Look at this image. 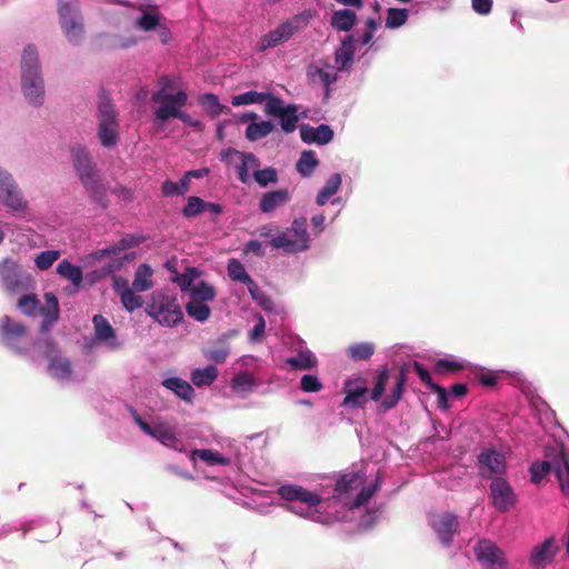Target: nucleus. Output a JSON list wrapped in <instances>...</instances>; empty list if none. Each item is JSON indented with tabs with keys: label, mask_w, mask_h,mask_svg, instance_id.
Masks as SVG:
<instances>
[{
	"label": "nucleus",
	"mask_w": 569,
	"mask_h": 569,
	"mask_svg": "<svg viewBox=\"0 0 569 569\" xmlns=\"http://www.w3.org/2000/svg\"><path fill=\"white\" fill-rule=\"evenodd\" d=\"M147 312L157 322L167 327H174L183 319L177 299L161 292L152 295Z\"/></svg>",
	"instance_id": "6"
},
{
	"label": "nucleus",
	"mask_w": 569,
	"mask_h": 569,
	"mask_svg": "<svg viewBox=\"0 0 569 569\" xmlns=\"http://www.w3.org/2000/svg\"><path fill=\"white\" fill-rule=\"evenodd\" d=\"M0 281L10 293L29 290L33 287L32 276L12 259H3L0 263Z\"/></svg>",
	"instance_id": "9"
},
{
	"label": "nucleus",
	"mask_w": 569,
	"mask_h": 569,
	"mask_svg": "<svg viewBox=\"0 0 569 569\" xmlns=\"http://www.w3.org/2000/svg\"><path fill=\"white\" fill-rule=\"evenodd\" d=\"M228 276L232 281L246 283L251 278L238 259H230L227 264Z\"/></svg>",
	"instance_id": "52"
},
{
	"label": "nucleus",
	"mask_w": 569,
	"mask_h": 569,
	"mask_svg": "<svg viewBox=\"0 0 569 569\" xmlns=\"http://www.w3.org/2000/svg\"><path fill=\"white\" fill-rule=\"evenodd\" d=\"M343 406L346 407H361L367 402L368 387L366 381L360 378L348 379L345 383Z\"/></svg>",
	"instance_id": "24"
},
{
	"label": "nucleus",
	"mask_w": 569,
	"mask_h": 569,
	"mask_svg": "<svg viewBox=\"0 0 569 569\" xmlns=\"http://www.w3.org/2000/svg\"><path fill=\"white\" fill-rule=\"evenodd\" d=\"M253 178L260 187L264 188L268 184L276 183L278 181V172L271 167L264 169L257 168L253 172Z\"/></svg>",
	"instance_id": "56"
},
{
	"label": "nucleus",
	"mask_w": 569,
	"mask_h": 569,
	"mask_svg": "<svg viewBox=\"0 0 569 569\" xmlns=\"http://www.w3.org/2000/svg\"><path fill=\"white\" fill-rule=\"evenodd\" d=\"M46 306L40 308L43 318L41 330L48 332L50 327L57 321L59 316V303L52 292L44 295ZM19 309L27 316H34L39 310V301L33 295L23 296L18 302Z\"/></svg>",
	"instance_id": "8"
},
{
	"label": "nucleus",
	"mask_w": 569,
	"mask_h": 569,
	"mask_svg": "<svg viewBox=\"0 0 569 569\" xmlns=\"http://www.w3.org/2000/svg\"><path fill=\"white\" fill-rule=\"evenodd\" d=\"M389 380V371L387 369H383L380 371L376 378L375 386L371 390L370 398L373 401H379L386 391V386Z\"/></svg>",
	"instance_id": "59"
},
{
	"label": "nucleus",
	"mask_w": 569,
	"mask_h": 569,
	"mask_svg": "<svg viewBox=\"0 0 569 569\" xmlns=\"http://www.w3.org/2000/svg\"><path fill=\"white\" fill-rule=\"evenodd\" d=\"M274 96L268 92H259L256 90H250L240 94H236L231 98V104L233 107L240 106H250V104H261L267 103L270 98Z\"/></svg>",
	"instance_id": "36"
},
{
	"label": "nucleus",
	"mask_w": 569,
	"mask_h": 569,
	"mask_svg": "<svg viewBox=\"0 0 569 569\" xmlns=\"http://www.w3.org/2000/svg\"><path fill=\"white\" fill-rule=\"evenodd\" d=\"M134 259V253H126L123 257L121 258H116V259H112L111 262H109L108 264H106L103 267V271L106 273H112V272H116L118 270H120L123 264L130 260Z\"/></svg>",
	"instance_id": "63"
},
{
	"label": "nucleus",
	"mask_w": 569,
	"mask_h": 569,
	"mask_svg": "<svg viewBox=\"0 0 569 569\" xmlns=\"http://www.w3.org/2000/svg\"><path fill=\"white\" fill-rule=\"evenodd\" d=\"M198 101L211 117H218L223 112L224 107L213 93H203L199 97Z\"/></svg>",
	"instance_id": "51"
},
{
	"label": "nucleus",
	"mask_w": 569,
	"mask_h": 569,
	"mask_svg": "<svg viewBox=\"0 0 569 569\" xmlns=\"http://www.w3.org/2000/svg\"><path fill=\"white\" fill-rule=\"evenodd\" d=\"M308 77L313 83L329 88L337 81V68L328 63H316L308 68Z\"/></svg>",
	"instance_id": "30"
},
{
	"label": "nucleus",
	"mask_w": 569,
	"mask_h": 569,
	"mask_svg": "<svg viewBox=\"0 0 569 569\" xmlns=\"http://www.w3.org/2000/svg\"><path fill=\"white\" fill-rule=\"evenodd\" d=\"M341 183V174L337 172L332 173L326 181L325 186L318 192L316 197V203L320 207L325 206L329 201V199L339 191Z\"/></svg>",
	"instance_id": "35"
},
{
	"label": "nucleus",
	"mask_w": 569,
	"mask_h": 569,
	"mask_svg": "<svg viewBox=\"0 0 569 569\" xmlns=\"http://www.w3.org/2000/svg\"><path fill=\"white\" fill-rule=\"evenodd\" d=\"M356 39L355 36L350 34L341 41L340 47L336 50L335 61L337 69L345 71L349 70L355 57Z\"/></svg>",
	"instance_id": "29"
},
{
	"label": "nucleus",
	"mask_w": 569,
	"mask_h": 569,
	"mask_svg": "<svg viewBox=\"0 0 569 569\" xmlns=\"http://www.w3.org/2000/svg\"><path fill=\"white\" fill-rule=\"evenodd\" d=\"M257 323L252 328L249 333V339L251 342H260L263 338L266 330V321L261 315H257Z\"/></svg>",
	"instance_id": "62"
},
{
	"label": "nucleus",
	"mask_w": 569,
	"mask_h": 569,
	"mask_svg": "<svg viewBox=\"0 0 569 569\" xmlns=\"http://www.w3.org/2000/svg\"><path fill=\"white\" fill-rule=\"evenodd\" d=\"M545 460L536 461L530 467L531 481L539 483L546 475L552 471L563 495L569 496V458L562 445L546 449Z\"/></svg>",
	"instance_id": "2"
},
{
	"label": "nucleus",
	"mask_w": 569,
	"mask_h": 569,
	"mask_svg": "<svg viewBox=\"0 0 569 569\" xmlns=\"http://www.w3.org/2000/svg\"><path fill=\"white\" fill-rule=\"evenodd\" d=\"M291 200V192L287 188L268 191L262 194L259 201V210L262 213H272Z\"/></svg>",
	"instance_id": "25"
},
{
	"label": "nucleus",
	"mask_w": 569,
	"mask_h": 569,
	"mask_svg": "<svg viewBox=\"0 0 569 569\" xmlns=\"http://www.w3.org/2000/svg\"><path fill=\"white\" fill-rule=\"evenodd\" d=\"M475 556L482 569H508L505 551L490 539H479L473 547Z\"/></svg>",
	"instance_id": "13"
},
{
	"label": "nucleus",
	"mask_w": 569,
	"mask_h": 569,
	"mask_svg": "<svg viewBox=\"0 0 569 569\" xmlns=\"http://www.w3.org/2000/svg\"><path fill=\"white\" fill-rule=\"evenodd\" d=\"M408 17L409 10L406 8H389L385 26L387 29H398L406 24Z\"/></svg>",
	"instance_id": "46"
},
{
	"label": "nucleus",
	"mask_w": 569,
	"mask_h": 569,
	"mask_svg": "<svg viewBox=\"0 0 569 569\" xmlns=\"http://www.w3.org/2000/svg\"><path fill=\"white\" fill-rule=\"evenodd\" d=\"M124 309L129 312H132L140 307H142L143 300L140 296L136 295L132 289L124 290L119 296Z\"/></svg>",
	"instance_id": "60"
},
{
	"label": "nucleus",
	"mask_w": 569,
	"mask_h": 569,
	"mask_svg": "<svg viewBox=\"0 0 569 569\" xmlns=\"http://www.w3.org/2000/svg\"><path fill=\"white\" fill-rule=\"evenodd\" d=\"M57 272L69 280L76 289L81 287L83 274L80 267L71 263L68 259L61 260L57 266Z\"/></svg>",
	"instance_id": "34"
},
{
	"label": "nucleus",
	"mask_w": 569,
	"mask_h": 569,
	"mask_svg": "<svg viewBox=\"0 0 569 569\" xmlns=\"http://www.w3.org/2000/svg\"><path fill=\"white\" fill-rule=\"evenodd\" d=\"M380 26L379 20L376 18H368L365 23V30L356 40V43L365 47L370 46V49L375 47V42H372L373 36Z\"/></svg>",
	"instance_id": "50"
},
{
	"label": "nucleus",
	"mask_w": 569,
	"mask_h": 569,
	"mask_svg": "<svg viewBox=\"0 0 569 569\" xmlns=\"http://www.w3.org/2000/svg\"><path fill=\"white\" fill-rule=\"evenodd\" d=\"M162 385L186 402H192L194 398V390L187 380L179 377H170L164 379Z\"/></svg>",
	"instance_id": "33"
},
{
	"label": "nucleus",
	"mask_w": 569,
	"mask_h": 569,
	"mask_svg": "<svg viewBox=\"0 0 569 569\" xmlns=\"http://www.w3.org/2000/svg\"><path fill=\"white\" fill-rule=\"evenodd\" d=\"M21 86L26 100L33 106L43 102L44 86L37 48L28 44L21 57Z\"/></svg>",
	"instance_id": "3"
},
{
	"label": "nucleus",
	"mask_w": 569,
	"mask_h": 569,
	"mask_svg": "<svg viewBox=\"0 0 569 569\" xmlns=\"http://www.w3.org/2000/svg\"><path fill=\"white\" fill-rule=\"evenodd\" d=\"M560 550V543L555 536L546 537L530 548L527 557L528 568L548 569L555 563Z\"/></svg>",
	"instance_id": "10"
},
{
	"label": "nucleus",
	"mask_w": 569,
	"mask_h": 569,
	"mask_svg": "<svg viewBox=\"0 0 569 569\" xmlns=\"http://www.w3.org/2000/svg\"><path fill=\"white\" fill-rule=\"evenodd\" d=\"M129 410L134 422L146 435L157 439L166 447L178 449L179 440L176 437L173 427L163 422L159 417L154 418L152 423H148L133 408L130 407Z\"/></svg>",
	"instance_id": "15"
},
{
	"label": "nucleus",
	"mask_w": 569,
	"mask_h": 569,
	"mask_svg": "<svg viewBox=\"0 0 569 569\" xmlns=\"http://www.w3.org/2000/svg\"><path fill=\"white\" fill-rule=\"evenodd\" d=\"M299 106L295 103L283 104L282 99L278 97L270 98L264 106V112L280 120V127L286 133H291L297 129L300 120Z\"/></svg>",
	"instance_id": "17"
},
{
	"label": "nucleus",
	"mask_w": 569,
	"mask_h": 569,
	"mask_svg": "<svg viewBox=\"0 0 569 569\" xmlns=\"http://www.w3.org/2000/svg\"><path fill=\"white\" fill-rule=\"evenodd\" d=\"M27 329L23 325L12 322L10 317L4 316L0 320V340L8 348L17 353L27 352L28 348L21 347L19 342L24 339Z\"/></svg>",
	"instance_id": "19"
},
{
	"label": "nucleus",
	"mask_w": 569,
	"mask_h": 569,
	"mask_svg": "<svg viewBox=\"0 0 569 569\" xmlns=\"http://www.w3.org/2000/svg\"><path fill=\"white\" fill-rule=\"evenodd\" d=\"M319 161L316 157V153L311 150L302 151L298 161H297V171L302 177H310L316 168L318 167Z\"/></svg>",
	"instance_id": "42"
},
{
	"label": "nucleus",
	"mask_w": 569,
	"mask_h": 569,
	"mask_svg": "<svg viewBox=\"0 0 569 569\" xmlns=\"http://www.w3.org/2000/svg\"><path fill=\"white\" fill-rule=\"evenodd\" d=\"M58 13L61 28L69 42L78 44L83 37V23L79 9L68 2L59 0Z\"/></svg>",
	"instance_id": "16"
},
{
	"label": "nucleus",
	"mask_w": 569,
	"mask_h": 569,
	"mask_svg": "<svg viewBox=\"0 0 569 569\" xmlns=\"http://www.w3.org/2000/svg\"><path fill=\"white\" fill-rule=\"evenodd\" d=\"M301 140L306 143H317L325 146L329 143L333 138V131L328 124H319L312 127L309 124H302L300 127Z\"/></svg>",
	"instance_id": "26"
},
{
	"label": "nucleus",
	"mask_w": 569,
	"mask_h": 569,
	"mask_svg": "<svg viewBox=\"0 0 569 569\" xmlns=\"http://www.w3.org/2000/svg\"><path fill=\"white\" fill-rule=\"evenodd\" d=\"M229 353H230V347L228 343H222L220 346L203 350L204 358L207 360L213 361L216 363L226 362Z\"/></svg>",
	"instance_id": "55"
},
{
	"label": "nucleus",
	"mask_w": 569,
	"mask_h": 569,
	"mask_svg": "<svg viewBox=\"0 0 569 569\" xmlns=\"http://www.w3.org/2000/svg\"><path fill=\"white\" fill-rule=\"evenodd\" d=\"M152 274L153 270L149 264L142 263L140 264L134 273L132 287L134 290L139 292H144L152 288Z\"/></svg>",
	"instance_id": "39"
},
{
	"label": "nucleus",
	"mask_w": 569,
	"mask_h": 569,
	"mask_svg": "<svg viewBox=\"0 0 569 569\" xmlns=\"http://www.w3.org/2000/svg\"><path fill=\"white\" fill-rule=\"evenodd\" d=\"M60 250L41 251L34 257V266L39 270H48L60 258Z\"/></svg>",
	"instance_id": "53"
},
{
	"label": "nucleus",
	"mask_w": 569,
	"mask_h": 569,
	"mask_svg": "<svg viewBox=\"0 0 569 569\" xmlns=\"http://www.w3.org/2000/svg\"><path fill=\"white\" fill-rule=\"evenodd\" d=\"M144 240L137 234H126L116 244L100 249L93 253L94 259L102 260L104 257L117 256L119 252L134 248Z\"/></svg>",
	"instance_id": "28"
},
{
	"label": "nucleus",
	"mask_w": 569,
	"mask_h": 569,
	"mask_svg": "<svg viewBox=\"0 0 569 569\" xmlns=\"http://www.w3.org/2000/svg\"><path fill=\"white\" fill-rule=\"evenodd\" d=\"M466 361L456 358L439 359L436 362V371L439 373H448L461 370L465 368Z\"/></svg>",
	"instance_id": "57"
},
{
	"label": "nucleus",
	"mask_w": 569,
	"mask_h": 569,
	"mask_svg": "<svg viewBox=\"0 0 569 569\" xmlns=\"http://www.w3.org/2000/svg\"><path fill=\"white\" fill-rule=\"evenodd\" d=\"M256 387V379L252 373L248 371L239 372L231 380V388L234 392H249Z\"/></svg>",
	"instance_id": "48"
},
{
	"label": "nucleus",
	"mask_w": 569,
	"mask_h": 569,
	"mask_svg": "<svg viewBox=\"0 0 569 569\" xmlns=\"http://www.w3.org/2000/svg\"><path fill=\"white\" fill-rule=\"evenodd\" d=\"M291 370H311L317 367L318 359L307 347L301 346L296 356L288 357L284 361Z\"/></svg>",
	"instance_id": "31"
},
{
	"label": "nucleus",
	"mask_w": 569,
	"mask_h": 569,
	"mask_svg": "<svg viewBox=\"0 0 569 569\" xmlns=\"http://www.w3.org/2000/svg\"><path fill=\"white\" fill-rule=\"evenodd\" d=\"M151 100L158 104L154 110L157 122H164L170 118L180 116V111L187 104L188 94L184 90H179L176 93L163 94L162 91H154Z\"/></svg>",
	"instance_id": "11"
},
{
	"label": "nucleus",
	"mask_w": 569,
	"mask_h": 569,
	"mask_svg": "<svg viewBox=\"0 0 569 569\" xmlns=\"http://www.w3.org/2000/svg\"><path fill=\"white\" fill-rule=\"evenodd\" d=\"M0 204L12 213H21L29 209V203L17 180L2 167H0Z\"/></svg>",
	"instance_id": "7"
},
{
	"label": "nucleus",
	"mask_w": 569,
	"mask_h": 569,
	"mask_svg": "<svg viewBox=\"0 0 569 569\" xmlns=\"http://www.w3.org/2000/svg\"><path fill=\"white\" fill-rule=\"evenodd\" d=\"M479 471L485 478L501 477L507 470L506 456L496 449H485L478 456Z\"/></svg>",
	"instance_id": "20"
},
{
	"label": "nucleus",
	"mask_w": 569,
	"mask_h": 569,
	"mask_svg": "<svg viewBox=\"0 0 569 569\" xmlns=\"http://www.w3.org/2000/svg\"><path fill=\"white\" fill-rule=\"evenodd\" d=\"M292 36V29H290L289 24L284 20L276 29L261 37L258 41L257 48L259 51L274 48L283 42H287Z\"/></svg>",
	"instance_id": "27"
},
{
	"label": "nucleus",
	"mask_w": 569,
	"mask_h": 569,
	"mask_svg": "<svg viewBox=\"0 0 569 569\" xmlns=\"http://www.w3.org/2000/svg\"><path fill=\"white\" fill-rule=\"evenodd\" d=\"M269 244L271 248L287 254H297L308 251L312 244V237L308 230L307 218H295L289 228L277 233L276 237L269 240Z\"/></svg>",
	"instance_id": "5"
},
{
	"label": "nucleus",
	"mask_w": 569,
	"mask_h": 569,
	"mask_svg": "<svg viewBox=\"0 0 569 569\" xmlns=\"http://www.w3.org/2000/svg\"><path fill=\"white\" fill-rule=\"evenodd\" d=\"M186 311L189 317L196 321L204 322L209 319L211 310L207 303L202 301L190 300L186 306Z\"/></svg>",
	"instance_id": "49"
},
{
	"label": "nucleus",
	"mask_w": 569,
	"mask_h": 569,
	"mask_svg": "<svg viewBox=\"0 0 569 569\" xmlns=\"http://www.w3.org/2000/svg\"><path fill=\"white\" fill-rule=\"evenodd\" d=\"M323 388L316 375H305L300 380V389L305 392H319Z\"/></svg>",
	"instance_id": "61"
},
{
	"label": "nucleus",
	"mask_w": 569,
	"mask_h": 569,
	"mask_svg": "<svg viewBox=\"0 0 569 569\" xmlns=\"http://www.w3.org/2000/svg\"><path fill=\"white\" fill-rule=\"evenodd\" d=\"M40 348L44 349L46 357L49 360L48 371L51 377L62 382H69L73 379V371L69 359L59 355L56 345L44 339L37 342Z\"/></svg>",
	"instance_id": "18"
},
{
	"label": "nucleus",
	"mask_w": 569,
	"mask_h": 569,
	"mask_svg": "<svg viewBox=\"0 0 569 569\" xmlns=\"http://www.w3.org/2000/svg\"><path fill=\"white\" fill-rule=\"evenodd\" d=\"M274 129L271 121L262 120L260 122H251L246 129V138L249 141H257L269 136Z\"/></svg>",
	"instance_id": "43"
},
{
	"label": "nucleus",
	"mask_w": 569,
	"mask_h": 569,
	"mask_svg": "<svg viewBox=\"0 0 569 569\" xmlns=\"http://www.w3.org/2000/svg\"><path fill=\"white\" fill-rule=\"evenodd\" d=\"M405 383H406V377L403 373H401L398 377L390 393L380 401V403H379L380 411L386 412V411L395 408L398 405L399 400L401 399V397L403 395Z\"/></svg>",
	"instance_id": "37"
},
{
	"label": "nucleus",
	"mask_w": 569,
	"mask_h": 569,
	"mask_svg": "<svg viewBox=\"0 0 569 569\" xmlns=\"http://www.w3.org/2000/svg\"><path fill=\"white\" fill-rule=\"evenodd\" d=\"M381 486L379 475L375 480L367 482L363 470L347 471L335 483L332 497L325 491L315 492L297 485L281 486L277 493L284 501L289 511L299 517L307 518L319 523H330L342 520L343 517L322 511L325 508L339 506L341 509L353 510L367 503Z\"/></svg>",
	"instance_id": "1"
},
{
	"label": "nucleus",
	"mask_w": 569,
	"mask_h": 569,
	"mask_svg": "<svg viewBox=\"0 0 569 569\" xmlns=\"http://www.w3.org/2000/svg\"><path fill=\"white\" fill-rule=\"evenodd\" d=\"M346 352L353 361L368 360L375 352V345L371 342L353 343L347 348Z\"/></svg>",
	"instance_id": "45"
},
{
	"label": "nucleus",
	"mask_w": 569,
	"mask_h": 569,
	"mask_svg": "<svg viewBox=\"0 0 569 569\" xmlns=\"http://www.w3.org/2000/svg\"><path fill=\"white\" fill-rule=\"evenodd\" d=\"M99 128L98 137L106 148L114 147L119 140L118 123L113 104L108 99H102L98 107Z\"/></svg>",
	"instance_id": "12"
},
{
	"label": "nucleus",
	"mask_w": 569,
	"mask_h": 569,
	"mask_svg": "<svg viewBox=\"0 0 569 569\" xmlns=\"http://www.w3.org/2000/svg\"><path fill=\"white\" fill-rule=\"evenodd\" d=\"M218 377V370L214 366L197 368L191 372V381L196 387L210 386Z\"/></svg>",
	"instance_id": "41"
},
{
	"label": "nucleus",
	"mask_w": 569,
	"mask_h": 569,
	"mask_svg": "<svg viewBox=\"0 0 569 569\" xmlns=\"http://www.w3.org/2000/svg\"><path fill=\"white\" fill-rule=\"evenodd\" d=\"M199 276L196 268H187L182 273L177 274L173 281L180 287L182 291L190 290L193 287L192 282Z\"/></svg>",
	"instance_id": "58"
},
{
	"label": "nucleus",
	"mask_w": 569,
	"mask_h": 569,
	"mask_svg": "<svg viewBox=\"0 0 569 569\" xmlns=\"http://www.w3.org/2000/svg\"><path fill=\"white\" fill-rule=\"evenodd\" d=\"M73 167L84 186L94 200L103 208L108 204V190L100 179L96 163L92 161L84 147L77 146L71 150Z\"/></svg>",
	"instance_id": "4"
},
{
	"label": "nucleus",
	"mask_w": 569,
	"mask_h": 569,
	"mask_svg": "<svg viewBox=\"0 0 569 569\" xmlns=\"http://www.w3.org/2000/svg\"><path fill=\"white\" fill-rule=\"evenodd\" d=\"M493 0H471L472 10L480 16H488L492 10Z\"/></svg>",
	"instance_id": "64"
},
{
	"label": "nucleus",
	"mask_w": 569,
	"mask_h": 569,
	"mask_svg": "<svg viewBox=\"0 0 569 569\" xmlns=\"http://www.w3.org/2000/svg\"><path fill=\"white\" fill-rule=\"evenodd\" d=\"M216 295L217 292L212 284L206 281H200L191 288L190 300L207 303L208 301H212L216 298Z\"/></svg>",
	"instance_id": "44"
},
{
	"label": "nucleus",
	"mask_w": 569,
	"mask_h": 569,
	"mask_svg": "<svg viewBox=\"0 0 569 569\" xmlns=\"http://www.w3.org/2000/svg\"><path fill=\"white\" fill-rule=\"evenodd\" d=\"M92 323L94 329V345L102 346L110 351L119 350L122 347V342L118 339L116 330L103 316H93Z\"/></svg>",
	"instance_id": "21"
},
{
	"label": "nucleus",
	"mask_w": 569,
	"mask_h": 569,
	"mask_svg": "<svg viewBox=\"0 0 569 569\" xmlns=\"http://www.w3.org/2000/svg\"><path fill=\"white\" fill-rule=\"evenodd\" d=\"M357 16L350 9H340L332 13L330 23L335 30L350 31L356 23Z\"/></svg>",
	"instance_id": "38"
},
{
	"label": "nucleus",
	"mask_w": 569,
	"mask_h": 569,
	"mask_svg": "<svg viewBox=\"0 0 569 569\" xmlns=\"http://www.w3.org/2000/svg\"><path fill=\"white\" fill-rule=\"evenodd\" d=\"M220 159L228 166H232L237 172L238 179L242 183L250 182V172L259 168V159L251 152H242L233 148L221 151Z\"/></svg>",
	"instance_id": "14"
},
{
	"label": "nucleus",
	"mask_w": 569,
	"mask_h": 569,
	"mask_svg": "<svg viewBox=\"0 0 569 569\" xmlns=\"http://www.w3.org/2000/svg\"><path fill=\"white\" fill-rule=\"evenodd\" d=\"M190 458L193 461L199 459L208 466H227L231 462V458L227 452H219L212 449H194L191 451Z\"/></svg>",
	"instance_id": "32"
},
{
	"label": "nucleus",
	"mask_w": 569,
	"mask_h": 569,
	"mask_svg": "<svg viewBox=\"0 0 569 569\" xmlns=\"http://www.w3.org/2000/svg\"><path fill=\"white\" fill-rule=\"evenodd\" d=\"M490 495L495 508L501 512L510 510L517 501L513 488L502 477H496L492 479L490 483Z\"/></svg>",
	"instance_id": "22"
},
{
	"label": "nucleus",
	"mask_w": 569,
	"mask_h": 569,
	"mask_svg": "<svg viewBox=\"0 0 569 569\" xmlns=\"http://www.w3.org/2000/svg\"><path fill=\"white\" fill-rule=\"evenodd\" d=\"M317 14L318 12L316 9L309 8L298 12L292 18L287 19L286 22L289 24L290 29H292V33L295 34L305 30Z\"/></svg>",
	"instance_id": "40"
},
{
	"label": "nucleus",
	"mask_w": 569,
	"mask_h": 569,
	"mask_svg": "<svg viewBox=\"0 0 569 569\" xmlns=\"http://www.w3.org/2000/svg\"><path fill=\"white\" fill-rule=\"evenodd\" d=\"M429 523L438 539L446 546L450 545L458 529L457 517L452 513H435L429 518Z\"/></svg>",
	"instance_id": "23"
},
{
	"label": "nucleus",
	"mask_w": 569,
	"mask_h": 569,
	"mask_svg": "<svg viewBox=\"0 0 569 569\" xmlns=\"http://www.w3.org/2000/svg\"><path fill=\"white\" fill-rule=\"evenodd\" d=\"M162 17L157 8L143 11L142 16L137 20V27L143 31L157 30L160 27Z\"/></svg>",
	"instance_id": "47"
},
{
	"label": "nucleus",
	"mask_w": 569,
	"mask_h": 569,
	"mask_svg": "<svg viewBox=\"0 0 569 569\" xmlns=\"http://www.w3.org/2000/svg\"><path fill=\"white\" fill-rule=\"evenodd\" d=\"M204 203L206 201L202 200L200 197L190 196L187 200L186 206L182 208L183 217L190 219L204 212Z\"/></svg>",
	"instance_id": "54"
}]
</instances>
